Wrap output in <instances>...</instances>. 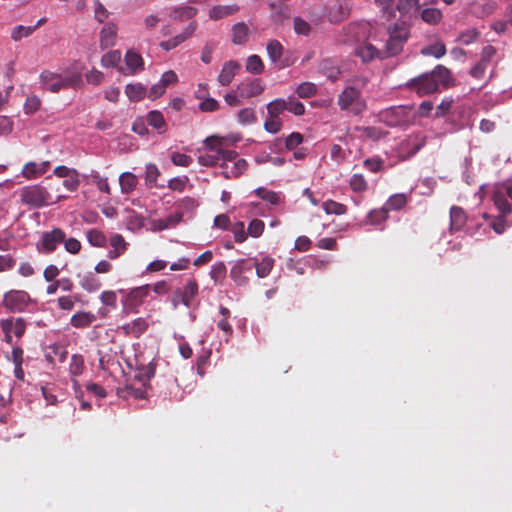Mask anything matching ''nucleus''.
<instances>
[{"label": "nucleus", "mask_w": 512, "mask_h": 512, "mask_svg": "<svg viewBox=\"0 0 512 512\" xmlns=\"http://www.w3.org/2000/svg\"><path fill=\"white\" fill-rule=\"evenodd\" d=\"M284 98H277L267 104V111L269 116L279 117L280 114L286 111Z\"/></svg>", "instance_id": "nucleus-53"}, {"label": "nucleus", "mask_w": 512, "mask_h": 512, "mask_svg": "<svg viewBox=\"0 0 512 512\" xmlns=\"http://www.w3.org/2000/svg\"><path fill=\"white\" fill-rule=\"evenodd\" d=\"M264 227H265V224L262 220L253 219L252 221H250V223L248 225L247 233L251 237L257 238L262 235Z\"/></svg>", "instance_id": "nucleus-64"}, {"label": "nucleus", "mask_w": 512, "mask_h": 512, "mask_svg": "<svg viewBox=\"0 0 512 512\" xmlns=\"http://www.w3.org/2000/svg\"><path fill=\"white\" fill-rule=\"evenodd\" d=\"M121 60V52L119 50H112L104 54L101 58L103 67L112 68L116 67Z\"/></svg>", "instance_id": "nucleus-50"}, {"label": "nucleus", "mask_w": 512, "mask_h": 512, "mask_svg": "<svg viewBox=\"0 0 512 512\" xmlns=\"http://www.w3.org/2000/svg\"><path fill=\"white\" fill-rule=\"evenodd\" d=\"M198 24L196 21H191L179 34L165 41L160 42L159 46L164 51H170L177 48L179 45L190 39L197 30Z\"/></svg>", "instance_id": "nucleus-13"}, {"label": "nucleus", "mask_w": 512, "mask_h": 512, "mask_svg": "<svg viewBox=\"0 0 512 512\" xmlns=\"http://www.w3.org/2000/svg\"><path fill=\"white\" fill-rule=\"evenodd\" d=\"M238 11H239V6L237 4L216 5V6H213L209 10V17L212 20H220L227 16L233 15Z\"/></svg>", "instance_id": "nucleus-26"}, {"label": "nucleus", "mask_w": 512, "mask_h": 512, "mask_svg": "<svg viewBox=\"0 0 512 512\" xmlns=\"http://www.w3.org/2000/svg\"><path fill=\"white\" fill-rule=\"evenodd\" d=\"M85 369L84 357L80 354H73L69 364V373L72 376H79Z\"/></svg>", "instance_id": "nucleus-44"}, {"label": "nucleus", "mask_w": 512, "mask_h": 512, "mask_svg": "<svg viewBox=\"0 0 512 512\" xmlns=\"http://www.w3.org/2000/svg\"><path fill=\"white\" fill-rule=\"evenodd\" d=\"M38 165L37 162L30 161L24 165L21 171V175L28 180L36 179L40 177L38 174Z\"/></svg>", "instance_id": "nucleus-61"}, {"label": "nucleus", "mask_w": 512, "mask_h": 512, "mask_svg": "<svg viewBox=\"0 0 512 512\" xmlns=\"http://www.w3.org/2000/svg\"><path fill=\"white\" fill-rule=\"evenodd\" d=\"M256 114L253 108H243L238 112V121L243 125H250L256 122Z\"/></svg>", "instance_id": "nucleus-60"}, {"label": "nucleus", "mask_w": 512, "mask_h": 512, "mask_svg": "<svg viewBox=\"0 0 512 512\" xmlns=\"http://www.w3.org/2000/svg\"><path fill=\"white\" fill-rule=\"evenodd\" d=\"M65 232L60 228H54L51 231L43 232L40 240L36 243V248L40 253H52L57 246L64 242Z\"/></svg>", "instance_id": "nucleus-10"}, {"label": "nucleus", "mask_w": 512, "mask_h": 512, "mask_svg": "<svg viewBox=\"0 0 512 512\" xmlns=\"http://www.w3.org/2000/svg\"><path fill=\"white\" fill-rule=\"evenodd\" d=\"M28 322L23 317H8L0 320V328L4 334V341L13 345V337L20 339L26 332Z\"/></svg>", "instance_id": "nucleus-8"}, {"label": "nucleus", "mask_w": 512, "mask_h": 512, "mask_svg": "<svg viewBox=\"0 0 512 512\" xmlns=\"http://www.w3.org/2000/svg\"><path fill=\"white\" fill-rule=\"evenodd\" d=\"M87 241L94 247H103L106 244L105 235L97 229H89L86 232Z\"/></svg>", "instance_id": "nucleus-48"}, {"label": "nucleus", "mask_w": 512, "mask_h": 512, "mask_svg": "<svg viewBox=\"0 0 512 512\" xmlns=\"http://www.w3.org/2000/svg\"><path fill=\"white\" fill-rule=\"evenodd\" d=\"M380 118L389 127H405L413 122L414 112L407 105L392 106L381 112Z\"/></svg>", "instance_id": "nucleus-5"}, {"label": "nucleus", "mask_w": 512, "mask_h": 512, "mask_svg": "<svg viewBox=\"0 0 512 512\" xmlns=\"http://www.w3.org/2000/svg\"><path fill=\"white\" fill-rule=\"evenodd\" d=\"M160 175L158 167L153 163H148L145 166V182L148 187L157 186V178Z\"/></svg>", "instance_id": "nucleus-49"}, {"label": "nucleus", "mask_w": 512, "mask_h": 512, "mask_svg": "<svg viewBox=\"0 0 512 512\" xmlns=\"http://www.w3.org/2000/svg\"><path fill=\"white\" fill-rule=\"evenodd\" d=\"M296 93L300 98H310L316 95L317 86L312 82H303L297 86Z\"/></svg>", "instance_id": "nucleus-51"}, {"label": "nucleus", "mask_w": 512, "mask_h": 512, "mask_svg": "<svg viewBox=\"0 0 512 512\" xmlns=\"http://www.w3.org/2000/svg\"><path fill=\"white\" fill-rule=\"evenodd\" d=\"M264 70L262 59L258 55H250L246 60V71L251 74H261Z\"/></svg>", "instance_id": "nucleus-45"}, {"label": "nucleus", "mask_w": 512, "mask_h": 512, "mask_svg": "<svg viewBox=\"0 0 512 512\" xmlns=\"http://www.w3.org/2000/svg\"><path fill=\"white\" fill-rule=\"evenodd\" d=\"M35 301L24 290H10L3 295V306L11 313H22L27 311L29 305Z\"/></svg>", "instance_id": "nucleus-7"}, {"label": "nucleus", "mask_w": 512, "mask_h": 512, "mask_svg": "<svg viewBox=\"0 0 512 512\" xmlns=\"http://www.w3.org/2000/svg\"><path fill=\"white\" fill-rule=\"evenodd\" d=\"M337 104L341 111H347L356 116L361 115L367 109L361 89L352 85L346 86L338 95Z\"/></svg>", "instance_id": "nucleus-3"}, {"label": "nucleus", "mask_w": 512, "mask_h": 512, "mask_svg": "<svg viewBox=\"0 0 512 512\" xmlns=\"http://www.w3.org/2000/svg\"><path fill=\"white\" fill-rule=\"evenodd\" d=\"M293 27L297 35L308 36L312 31L310 23L298 16L293 19Z\"/></svg>", "instance_id": "nucleus-54"}, {"label": "nucleus", "mask_w": 512, "mask_h": 512, "mask_svg": "<svg viewBox=\"0 0 512 512\" xmlns=\"http://www.w3.org/2000/svg\"><path fill=\"white\" fill-rule=\"evenodd\" d=\"M241 66L236 60L226 61L221 68L217 77L218 83L221 86H228L233 81L235 75L240 70Z\"/></svg>", "instance_id": "nucleus-17"}, {"label": "nucleus", "mask_w": 512, "mask_h": 512, "mask_svg": "<svg viewBox=\"0 0 512 512\" xmlns=\"http://www.w3.org/2000/svg\"><path fill=\"white\" fill-rule=\"evenodd\" d=\"M40 106H41L40 98L36 95H31L26 98L23 110H24L25 114L31 115V114H34L35 112H37L39 110Z\"/></svg>", "instance_id": "nucleus-57"}, {"label": "nucleus", "mask_w": 512, "mask_h": 512, "mask_svg": "<svg viewBox=\"0 0 512 512\" xmlns=\"http://www.w3.org/2000/svg\"><path fill=\"white\" fill-rule=\"evenodd\" d=\"M125 62L132 73L143 69V59L135 50H128L125 54Z\"/></svg>", "instance_id": "nucleus-35"}, {"label": "nucleus", "mask_w": 512, "mask_h": 512, "mask_svg": "<svg viewBox=\"0 0 512 512\" xmlns=\"http://www.w3.org/2000/svg\"><path fill=\"white\" fill-rule=\"evenodd\" d=\"M40 87L51 93H58L66 89H79L83 85L81 71H69L59 74L50 70H43L39 75Z\"/></svg>", "instance_id": "nucleus-2"}, {"label": "nucleus", "mask_w": 512, "mask_h": 512, "mask_svg": "<svg viewBox=\"0 0 512 512\" xmlns=\"http://www.w3.org/2000/svg\"><path fill=\"white\" fill-rule=\"evenodd\" d=\"M203 150L224 155L226 152H235L227 149L225 139L216 135L208 136L203 141Z\"/></svg>", "instance_id": "nucleus-22"}, {"label": "nucleus", "mask_w": 512, "mask_h": 512, "mask_svg": "<svg viewBox=\"0 0 512 512\" xmlns=\"http://www.w3.org/2000/svg\"><path fill=\"white\" fill-rule=\"evenodd\" d=\"M237 157V152H226L224 155L217 154L214 152L205 151V153H201L198 157V163L202 166L206 167H214L219 162L223 161H232Z\"/></svg>", "instance_id": "nucleus-15"}, {"label": "nucleus", "mask_w": 512, "mask_h": 512, "mask_svg": "<svg viewBox=\"0 0 512 512\" xmlns=\"http://www.w3.org/2000/svg\"><path fill=\"white\" fill-rule=\"evenodd\" d=\"M381 53V50L377 49L371 43H364L355 49V55L361 58L363 62H369L375 58L382 59Z\"/></svg>", "instance_id": "nucleus-23"}, {"label": "nucleus", "mask_w": 512, "mask_h": 512, "mask_svg": "<svg viewBox=\"0 0 512 512\" xmlns=\"http://www.w3.org/2000/svg\"><path fill=\"white\" fill-rule=\"evenodd\" d=\"M182 299V304L186 307H190L192 305L193 300L197 297L199 293V286L195 279H188L182 288H178Z\"/></svg>", "instance_id": "nucleus-21"}, {"label": "nucleus", "mask_w": 512, "mask_h": 512, "mask_svg": "<svg viewBox=\"0 0 512 512\" xmlns=\"http://www.w3.org/2000/svg\"><path fill=\"white\" fill-rule=\"evenodd\" d=\"M497 7L496 2L491 0H484L473 4V14L478 18H484L492 14Z\"/></svg>", "instance_id": "nucleus-29"}, {"label": "nucleus", "mask_w": 512, "mask_h": 512, "mask_svg": "<svg viewBox=\"0 0 512 512\" xmlns=\"http://www.w3.org/2000/svg\"><path fill=\"white\" fill-rule=\"evenodd\" d=\"M385 162L380 157H371L363 161V166L372 173H378L383 170Z\"/></svg>", "instance_id": "nucleus-55"}, {"label": "nucleus", "mask_w": 512, "mask_h": 512, "mask_svg": "<svg viewBox=\"0 0 512 512\" xmlns=\"http://www.w3.org/2000/svg\"><path fill=\"white\" fill-rule=\"evenodd\" d=\"M146 121L149 126L153 127L158 131V133L162 134L166 132L167 125L164 119L163 114L158 110H152L147 114Z\"/></svg>", "instance_id": "nucleus-28"}, {"label": "nucleus", "mask_w": 512, "mask_h": 512, "mask_svg": "<svg viewBox=\"0 0 512 512\" xmlns=\"http://www.w3.org/2000/svg\"><path fill=\"white\" fill-rule=\"evenodd\" d=\"M35 31V27H29L24 25H17L11 32V38L14 41H20L23 37H28Z\"/></svg>", "instance_id": "nucleus-59"}, {"label": "nucleus", "mask_w": 512, "mask_h": 512, "mask_svg": "<svg viewBox=\"0 0 512 512\" xmlns=\"http://www.w3.org/2000/svg\"><path fill=\"white\" fill-rule=\"evenodd\" d=\"M95 320V316L90 312H78L71 317L70 323L75 328L88 327Z\"/></svg>", "instance_id": "nucleus-36"}, {"label": "nucleus", "mask_w": 512, "mask_h": 512, "mask_svg": "<svg viewBox=\"0 0 512 512\" xmlns=\"http://www.w3.org/2000/svg\"><path fill=\"white\" fill-rule=\"evenodd\" d=\"M125 94L132 102H138L145 98L147 95L146 87L140 83L127 84L125 87Z\"/></svg>", "instance_id": "nucleus-32"}, {"label": "nucleus", "mask_w": 512, "mask_h": 512, "mask_svg": "<svg viewBox=\"0 0 512 512\" xmlns=\"http://www.w3.org/2000/svg\"><path fill=\"white\" fill-rule=\"evenodd\" d=\"M222 169L221 174L226 179L237 178L241 176L247 169L248 163L243 158L238 156L232 161H223L220 163Z\"/></svg>", "instance_id": "nucleus-14"}, {"label": "nucleus", "mask_w": 512, "mask_h": 512, "mask_svg": "<svg viewBox=\"0 0 512 512\" xmlns=\"http://www.w3.org/2000/svg\"><path fill=\"white\" fill-rule=\"evenodd\" d=\"M270 7L272 9L271 19L273 22L282 23L290 17V10L287 5L272 3Z\"/></svg>", "instance_id": "nucleus-38"}, {"label": "nucleus", "mask_w": 512, "mask_h": 512, "mask_svg": "<svg viewBox=\"0 0 512 512\" xmlns=\"http://www.w3.org/2000/svg\"><path fill=\"white\" fill-rule=\"evenodd\" d=\"M117 36V26L114 23H106L100 31V45L102 48H108L115 44Z\"/></svg>", "instance_id": "nucleus-25"}, {"label": "nucleus", "mask_w": 512, "mask_h": 512, "mask_svg": "<svg viewBox=\"0 0 512 512\" xmlns=\"http://www.w3.org/2000/svg\"><path fill=\"white\" fill-rule=\"evenodd\" d=\"M169 17L174 21H186L193 19L198 9L189 5L171 6L168 8Z\"/></svg>", "instance_id": "nucleus-20"}, {"label": "nucleus", "mask_w": 512, "mask_h": 512, "mask_svg": "<svg viewBox=\"0 0 512 512\" xmlns=\"http://www.w3.org/2000/svg\"><path fill=\"white\" fill-rule=\"evenodd\" d=\"M421 19L427 24L436 25L442 19V12L437 8H425L421 12Z\"/></svg>", "instance_id": "nucleus-43"}, {"label": "nucleus", "mask_w": 512, "mask_h": 512, "mask_svg": "<svg viewBox=\"0 0 512 512\" xmlns=\"http://www.w3.org/2000/svg\"><path fill=\"white\" fill-rule=\"evenodd\" d=\"M281 128L282 121L279 117L270 116L269 119L264 122V129L268 133L276 134L281 130Z\"/></svg>", "instance_id": "nucleus-63"}, {"label": "nucleus", "mask_w": 512, "mask_h": 512, "mask_svg": "<svg viewBox=\"0 0 512 512\" xmlns=\"http://www.w3.org/2000/svg\"><path fill=\"white\" fill-rule=\"evenodd\" d=\"M252 194L274 206L280 203V192L268 190L264 187H258L252 191Z\"/></svg>", "instance_id": "nucleus-34"}, {"label": "nucleus", "mask_w": 512, "mask_h": 512, "mask_svg": "<svg viewBox=\"0 0 512 512\" xmlns=\"http://www.w3.org/2000/svg\"><path fill=\"white\" fill-rule=\"evenodd\" d=\"M367 218L370 224L378 225L388 218V212L384 207L380 209H374L368 213Z\"/></svg>", "instance_id": "nucleus-56"}, {"label": "nucleus", "mask_w": 512, "mask_h": 512, "mask_svg": "<svg viewBox=\"0 0 512 512\" xmlns=\"http://www.w3.org/2000/svg\"><path fill=\"white\" fill-rule=\"evenodd\" d=\"M420 53L423 56H433L436 59H440L446 54V46L443 42L438 41L423 47Z\"/></svg>", "instance_id": "nucleus-37"}, {"label": "nucleus", "mask_w": 512, "mask_h": 512, "mask_svg": "<svg viewBox=\"0 0 512 512\" xmlns=\"http://www.w3.org/2000/svg\"><path fill=\"white\" fill-rule=\"evenodd\" d=\"M318 72L332 82L340 78L341 70L338 61L334 58H324L318 64Z\"/></svg>", "instance_id": "nucleus-16"}, {"label": "nucleus", "mask_w": 512, "mask_h": 512, "mask_svg": "<svg viewBox=\"0 0 512 512\" xmlns=\"http://www.w3.org/2000/svg\"><path fill=\"white\" fill-rule=\"evenodd\" d=\"M408 201V196L404 193H396L391 195L384 204V208L389 211L401 210Z\"/></svg>", "instance_id": "nucleus-31"}, {"label": "nucleus", "mask_w": 512, "mask_h": 512, "mask_svg": "<svg viewBox=\"0 0 512 512\" xmlns=\"http://www.w3.org/2000/svg\"><path fill=\"white\" fill-rule=\"evenodd\" d=\"M466 222L465 212L461 207L453 206L450 209L451 230H460Z\"/></svg>", "instance_id": "nucleus-33"}, {"label": "nucleus", "mask_w": 512, "mask_h": 512, "mask_svg": "<svg viewBox=\"0 0 512 512\" xmlns=\"http://www.w3.org/2000/svg\"><path fill=\"white\" fill-rule=\"evenodd\" d=\"M349 186L353 192L362 193L368 189L367 181L364 176L359 173H355L350 177Z\"/></svg>", "instance_id": "nucleus-46"}, {"label": "nucleus", "mask_w": 512, "mask_h": 512, "mask_svg": "<svg viewBox=\"0 0 512 512\" xmlns=\"http://www.w3.org/2000/svg\"><path fill=\"white\" fill-rule=\"evenodd\" d=\"M80 286L87 292L91 293L100 289L101 282L92 272H89L81 278Z\"/></svg>", "instance_id": "nucleus-39"}, {"label": "nucleus", "mask_w": 512, "mask_h": 512, "mask_svg": "<svg viewBox=\"0 0 512 512\" xmlns=\"http://www.w3.org/2000/svg\"><path fill=\"white\" fill-rule=\"evenodd\" d=\"M20 197L23 204L32 208H40L54 203L51 194L40 184L23 187L20 190Z\"/></svg>", "instance_id": "nucleus-4"}, {"label": "nucleus", "mask_w": 512, "mask_h": 512, "mask_svg": "<svg viewBox=\"0 0 512 512\" xmlns=\"http://www.w3.org/2000/svg\"><path fill=\"white\" fill-rule=\"evenodd\" d=\"M218 47V42L215 40H209L205 43L201 50V61L205 64L212 62V55Z\"/></svg>", "instance_id": "nucleus-52"}, {"label": "nucleus", "mask_w": 512, "mask_h": 512, "mask_svg": "<svg viewBox=\"0 0 512 512\" xmlns=\"http://www.w3.org/2000/svg\"><path fill=\"white\" fill-rule=\"evenodd\" d=\"M263 90L264 86L260 79L244 81L237 86V92L241 98H251L257 96L261 94Z\"/></svg>", "instance_id": "nucleus-18"}, {"label": "nucleus", "mask_w": 512, "mask_h": 512, "mask_svg": "<svg viewBox=\"0 0 512 512\" xmlns=\"http://www.w3.org/2000/svg\"><path fill=\"white\" fill-rule=\"evenodd\" d=\"M138 184V177L130 171H126L119 176V185L123 194H129L135 190Z\"/></svg>", "instance_id": "nucleus-27"}, {"label": "nucleus", "mask_w": 512, "mask_h": 512, "mask_svg": "<svg viewBox=\"0 0 512 512\" xmlns=\"http://www.w3.org/2000/svg\"><path fill=\"white\" fill-rule=\"evenodd\" d=\"M452 82L448 68L439 64L433 70L410 79L405 86L419 95L434 93L442 87H449Z\"/></svg>", "instance_id": "nucleus-1"}, {"label": "nucleus", "mask_w": 512, "mask_h": 512, "mask_svg": "<svg viewBox=\"0 0 512 512\" xmlns=\"http://www.w3.org/2000/svg\"><path fill=\"white\" fill-rule=\"evenodd\" d=\"M183 218L182 212H174L164 218L154 219L151 221L153 231H163L175 228Z\"/></svg>", "instance_id": "nucleus-19"}, {"label": "nucleus", "mask_w": 512, "mask_h": 512, "mask_svg": "<svg viewBox=\"0 0 512 512\" xmlns=\"http://www.w3.org/2000/svg\"><path fill=\"white\" fill-rule=\"evenodd\" d=\"M267 55L275 69L281 70L289 67L292 62L284 57V47L276 39L269 40L266 45Z\"/></svg>", "instance_id": "nucleus-11"}, {"label": "nucleus", "mask_w": 512, "mask_h": 512, "mask_svg": "<svg viewBox=\"0 0 512 512\" xmlns=\"http://www.w3.org/2000/svg\"><path fill=\"white\" fill-rule=\"evenodd\" d=\"M409 32L403 26L395 25L389 29V38L386 41L385 48L381 50L382 59L398 55L408 40Z\"/></svg>", "instance_id": "nucleus-6"}, {"label": "nucleus", "mask_w": 512, "mask_h": 512, "mask_svg": "<svg viewBox=\"0 0 512 512\" xmlns=\"http://www.w3.org/2000/svg\"><path fill=\"white\" fill-rule=\"evenodd\" d=\"M480 31L476 28H468L459 33L456 42L462 45H470L480 37Z\"/></svg>", "instance_id": "nucleus-41"}, {"label": "nucleus", "mask_w": 512, "mask_h": 512, "mask_svg": "<svg viewBox=\"0 0 512 512\" xmlns=\"http://www.w3.org/2000/svg\"><path fill=\"white\" fill-rule=\"evenodd\" d=\"M323 209L326 214L342 215L346 212V206L333 200L323 203Z\"/></svg>", "instance_id": "nucleus-58"}, {"label": "nucleus", "mask_w": 512, "mask_h": 512, "mask_svg": "<svg viewBox=\"0 0 512 512\" xmlns=\"http://www.w3.org/2000/svg\"><path fill=\"white\" fill-rule=\"evenodd\" d=\"M154 375L155 365L153 362H149L147 365L138 367L134 377L145 387Z\"/></svg>", "instance_id": "nucleus-30"}, {"label": "nucleus", "mask_w": 512, "mask_h": 512, "mask_svg": "<svg viewBox=\"0 0 512 512\" xmlns=\"http://www.w3.org/2000/svg\"><path fill=\"white\" fill-rule=\"evenodd\" d=\"M227 273L226 265L223 261H219L214 263L211 266L209 275L210 278L214 281V283L221 282L225 277Z\"/></svg>", "instance_id": "nucleus-47"}, {"label": "nucleus", "mask_w": 512, "mask_h": 512, "mask_svg": "<svg viewBox=\"0 0 512 512\" xmlns=\"http://www.w3.org/2000/svg\"><path fill=\"white\" fill-rule=\"evenodd\" d=\"M256 259H239L233 262L230 277L238 286L246 285L249 281V276L252 275Z\"/></svg>", "instance_id": "nucleus-9"}, {"label": "nucleus", "mask_w": 512, "mask_h": 512, "mask_svg": "<svg viewBox=\"0 0 512 512\" xmlns=\"http://www.w3.org/2000/svg\"><path fill=\"white\" fill-rule=\"evenodd\" d=\"M286 111L296 115L302 116L305 113V106L295 96L291 95L284 98Z\"/></svg>", "instance_id": "nucleus-40"}, {"label": "nucleus", "mask_w": 512, "mask_h": 512, "mask_svg": "<svg viewBox=\"0 0 512 512\" xmlns=\"http://www.w3.org/2000/svg\"><path fill=\"white\" fill-rule=\"evenodd\" d=\"M274 265V259L271 257H264L260 262L256 261V265L254 269L256 270V275L259 278L267 277Z\"/></svg>", "instance_id": "nucleus-42"}, {"label": "nucleus", "mask_w": 512, "mask_h": 512, "mask_svg": "<svg viewBox=\"0 0 512 512\" xmlns=\"http://www.w3.org/2000/svg\"><path fill=\"white\" fill-rule=\"evenodd\" d=\"M188 181L187 176L174 177L168 181L167 187L172 191L183 192Z\"/></svg>", "instance_id": "nucleus-62"}, {"label": "nucleus", "mask_w": 512, "mask_h": 512, "mask_svg": "<svg viewBox=\"0 0 512 512\" xmlns=\"http://www.w3.org/2000/svg\"><path fill=\"white\" fill-rule=\"evenodd\" d=\"M231 41L235 45H244L249 38V27L243 21L235 23L231 28Z\"/></svg>", "instance_id": "nucleus-24"}, {"label": "nucleus", "mask_w": 512, "mask_h": 512, "mask_svg": "<svg viewBox=\"0 0 512 512\" xmlns=\"http://www.w3.org/2000/svg\"><path fill=\"white\" fill-rule=\"evenodd\" d=\"M351 12V5L347 0H336V2L326 8V18L331 24H339L346 20Z\"/></svg>", "instance_id": "nucleus-12"}]
</instances>
